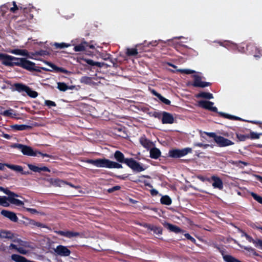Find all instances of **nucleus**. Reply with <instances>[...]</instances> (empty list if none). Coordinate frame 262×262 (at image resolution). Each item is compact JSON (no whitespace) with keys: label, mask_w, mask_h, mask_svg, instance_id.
<instances>
[{"label":"nucleus","mask_w":262,"mask_h":262,"mask_svg":"<svg viewBox=\"0 0 262 262\" xmlns=\"http://www.w3.org/2000/svg\"><path fill=\"white\" fill-rule=\"evenodd\" d=\"M12 147L20 149L24 155L37 156V151H33L32 148L30 146L21 144H15Z\"/></svg>","instance_id":"nucleus-5"},{"label":"nucleus","mask_w":262,"mask_h":262,"mask_svg":"<svg viewBox=\"0 0 262 262\" xmlns=\"http://www.w3.org/2000/svg\"><path fill=\"white\" fill-rule=\"evenodd\" d=\"M215 142L216 143L217 146L220 147H224L230 145H233L234 143L230 140L225 138V137L218 136L217 138L215 140Z\"/></svg>","instance_id":"nucleus-9"},{"label":"nucleus","mask_w":262,"mask_h":262,"mask_svg":"<svg viewBox=\"0 0 262 262\" xmlns=\"http://www.w3.org/2000/svg\"><path fill=\"white\" fill-rule=\"evenodd\" d=\"M248 44H245V43H242L238 47L237 49L238 52L244 53H245L247 50L246 49V45Z\"/></svg>","instance_id":"nucleus-49"},{"label":"nucleus","mask_w":262,"mask_h":262,"mask_svg":"<svg viewBox=\"0 0 262 262\" xmlns=\"http://www.w3.org/2000/svg\"><path fill=\"white\" fill-rule=\"evenodd\" d=\"M38 155H39L41 156H42L43 157H51V156L49 155V154H43L42 152H41L40 151H37V156Z\"/></svg>","instance_id":"nucleus-61"},{"label":"nucleus","mask_w":262,"mask_h":262,"mask_svg":"<svg viewBox=\"0 0 262 262\" xmlns=\"http://www.w3.org/2000/svg\"><path fill=\"white\" fill-rule=\"evenodd\" d=\"M13 7L10 8V11L15 13L16 10L18 9V7L17 6L15 2H13Z\"/></svg>","instance_id":"nucleus-58"},{"label":"nucleus","mask_w":262,"mask_h":262,"mask_svg":"<svg viewBox=\"0 0 262 262\" xmlns=\"http://www.w3.org/2000/svg\"><path fill=\"white\" fill-rule=\"evenodd\" d=\"M181 73H185L186 74H190L195 73V71L189 69H180L178 70Z\"/></svg>","instance_id":"nucleus-51"},{"label":"nucleus","mask_w":262,"mask_h":262,"mask_svg":"<svg viewBox=\"0 0 262 262\" xmlns=\"http://www.w3.org/2000/svg\"><path fill=\"white\" fill-rule=\"evenodd\" d=\"M150 194L152 196H156L158 194V191L155 189H152L150 190Z\"/></svg>","instance_id":"nucleus-62"},{"label":"nucleus","mask_w":262,"mask_h":262,"mask_svg":"<svg viewBox=\"0 0 262 262\" xmlns=\"http://www.w3.org/2000/svg\"><path fill=\"white\" fill-rule=\"evenodd\" d=\"M25 209L29 212L32 213V214H35L38 213V212L37 211L36 209H33V208H26Z\"/></svg>","instance_id":"nucleus-60"},{"label":"nucleus","mask_w":262,"mask_h":262,"mask_svg":"<svg viewBox=\"0 0 262 262\" xmlns=\"http://www.w3.org/2000/svg\"><path fill=\"white\" fill-rule=\"evenodd\" d=\"M196 97L211 99L213 98V95L209 92H201L196 95Z\"/></svg>","instance_id":"nucleus-29"},{"label":"nucleus","mask_w":262,"mask_h":262,"mask_svg":"<svg viewBox=\"0 0 262 262\" xmlns=\"http://www.w3.org/2000/svg\"><path fill=\"white\" fill-rule=\"evenodd\" d=\"M160 101H161L162 103L166 104V105H170L171 101L163 97L161 95L159 96V97L158 98Z\"/></svg>","instance_id":"nucleus-50"},{"label":"nucleus","mask_w":262,"mask_h":262,"mask_svg":"<svg viewBox=\"0 0 262 262\" xmlns=\"http://www.w3.org/2000/svg\"><path fill=\"white\" fill-rule=\"evenodd\" d=\"M220 114L222 116H224L225 118H227V119L234 120H242V119L241 118L237 117V116H232L231 115L226 114H224L223 113H221Z\"/></svg>","instance_id":"nucleus-42"},{"label":"nucleus","mask_w":262,"mask_h":262,"mask_svg":"<svg viewBox=\"0 0 262 262\" xmlns=\"http://www.w3.org/2000/svg\"><path fill=\"white\" fill-rule=\"evenodd\" d=\"M52 184L55 186L61 187L66 182L59 179H51Z\"/></svg>","instance_id":"nucleus-38"},{"label":"nucleus","mask_w":262,"mask_h":262,"mask_svg":"<svg viewBox=\"0 0 262 262\" xmlns=\"http://www.w3.org/2000/svg\"><path fill=\"white\" fill-rule=\"evenodd\" d=\"M220 250V252L222 254L223 256V258L224 261L226 262H242L239 259L234 257L233 256L230 255H225L224 254V250L223 249H221L220 248H218Z\"/></svg>","instance_id":"nucleus-18"},{"label":"nucleus","mask_w":262,"mask_h":262,"mask_svg":"<svg viewBox=\"0 0 262 262\" xmlns=\"http://www.w3.org/2000/svg\"><path fill=\"white\" fill-rule=\"evenodd\" d=\"M115 159L118 162H114L108 159H97L96 160L89 159L86 162L96 166L97 167H105L108 168H122L121 163L126 164L134 171L141 172L144 171L145 168L141 166L139 162H138L133 158H125L124 154L119 150H116L114 155Z\"/></svg>","instance_id":"nucleus-1"},{"label":"nucleus","mask_w":262,"mask_h":262,"mask_svg":"<svg viewBox=\"0 0 262 262\" xmlns=\"http://www.w3.org/2000/svg\"><path fill=\"white\" fill-rule=\"evenodd\" d=\"M147 114L150 117H153L156 118L160 119L161 118V113L157 111H148Z\"/></svg>","instance_id":"nucleus-39"},{"label":"nucleus","mask_w":262,"mask_h":262,"mask_svg":"<svg viewBox=\"0 0 262 262\" xmlns=\"http://www.w3.org/2000/svg\"><path fill=\"white\" fill-rule=\"evenodd\" d=\"M243 249L247 252V254L249 256H259V254L258 253H257L256 250L251 247L244 246L243 247Z\"/></svg>","instance_id":"nucleus-27"},{"label":"nucleus","mask_w":262,"mask_h":262,"mask_svg":"<svg viewBox=\"0 0 262 262\" xmlns=\"http://www.w3.org/2000/svg\"><path fill=\"white\" fill-rule=\"evenodd\" d=\"M8 52L15 55H21L23 56L27 57L29 56V52L27 50H21L18 49H11L9 50Z\"/></svg>","instance_id":"nucleus-23"},{"label":"nucleus","mask_w":262,"mask_h":262,"mask_svg":"<svg viewBox=\"0 0 262 262\" xmlns=\"http://www.w3.org/2000/svg\"><path fill=\"white\" fill-rule=\"evenodd\" d=\"M55 233L60 236H64L67 238H71L74 237H78L80 236V233L78 232H74L72 231H63L61 230L56 231Z\"/></svg>","instance_id":"nucleus-12"},{"label":"nucleus","mask_w":262,"mask_h":262,"mask_svg":"<svg viewBox=\"0 0 262 262\" xmlns=\"http://www.w3.org/2000/svg\"><path fill=\"white\" fill-rule=\"evenodd\" d=\"M29 224L35 226H37L38 227L47 228V226L46 225L43 224L40 222H36L35 221H34L33 220H30L29 221Z\"/></svg>","instance_id":"nucleus-43"},{"label":"nucleus","mask_w":262,"mask_h":262,"mask_svg":"<svg viewBox=\"0 0 262 262\" xmlns=\"http://www.w3.org/2000/svg\"><path fill=\"white\" fill-rule=\"evenodd\" d=\"M140 143L141 144L147 149H149L151 148L152 146H154L153 143L147 139L145 136L142 137L140 139Z\"/></svg>","instance_id":"nucleus-21"},{"label":"nucleus","mask_w":262,"mask_h":262,"mask_svg":"<svg viewBox=\"0 0 262 262\" xmlns=\"http://www.w3.org/2000/svg\"><path fill=\"white\" fill-rule=\"evenodd\" d=\"M236 138L239 141H244L247 139H249L248 135H243L239 133H236Z\"/></svg>","instance_id":"nucleus-44"},{"label":"nucleus","mask_w":262,"mask_h":262,"mask_svg":"<svg viewBox=\"0 0 262 262\" xmlns=\"http://www.w3.org/2000/svg\"><path fill=\"white\" fill-rule=\"evenodd\" d=\"M194 145L196 146L203 147L204 148H207L209 146H210L209 144H203L202 143H196L194 144Z\"/></svg>","instance_id":"nucleus-57"},{"label":"nucleus","mask_w":262,"mask_h":262,"mask_svg":"<svg viewBox=\"0 0 262 262\" xmlns=\"http://www.w3.org/2000/svg\"><path fill=\"white\" fill-rule=\"evenodd\" d=\"M192 152V149L186 147L183 149L173 148L168 151V157L172 158H180Z\"/></svg>","instance_id":"nucleus-3"},{"label":"nucleus","mask_w":262,"mask_h":262,"mask_svg":"<svg viewBox=\"0 0 262 262\" xmlns=\"http://www.w3.org/2000/svg\"><path fill=\"white\" fill-rule=\"evenodd\" d=\"M0 237L3 238L12 239L14 234L10 231L0 230Z\"/></svg>","instance_id":"nucleus-30"},{"label":"nucleus","mask_w":262,"mask_h":262,"mask_svg":"<svg viewBox=\"0 0 262 262\" xmlns=\"http://www.w3.org/2000/svg\"><path fill=\"white\" fill-rule=\"evenodd\" d=\"M243 236H244L246 239L250 243L254 244L255 246L262 249V240L260 239H254L251 236L245 232H243Z\"/></svg>","instance_id":"nucleus-13"},{"label":"nucleus","mask_w":262,"mask_h":262,"mask_svg":"<svg viewBox=\"0 0 262 262\" xmlns=\"http://www.w3.org/2000/svg\"><path fill=\"white\" fill-rule=\"evenodd\" d=\"M246 49L250 54L253 55L254 57L258 59L262 57V49L255 45L254 43L250 42L246 45Z\"/></svg>","instance_id":"nucleus-4"},{"label":"nucleus","mask_w":262,"mask_h":262,"mask_svg":"<svg viewBox=\"0 0 262 262\" xmlns=\"http://www.w3.org/2000/svg\"><path fill=\"white\" fill-rule=\"evenodd\" d=\"M8 201H9V197H7L6 196H0V205L5 207H9L10 206V204Z\"/></svg>","instance_id":"nucleus-33"},{"label":"nucleus","mask_w":262,"mask_h":262,"mask_svg":"<svg viewBox=\"0 0 262 262\" xmlns=\"http://www.w3.org/2000/svg\"><path fill=\"white\" fill-rule=\"evenodd\" d=\"M11 128L14 130H24L30 129L32 127L25 124H14L11 126Z\"/></svg>","instance_id":"nucleus-26"},{"label":"nucleus","mask_w":262,"mask_h":262,"mask_svg":"<svg viewBox=\"0 0 262 262\" xmlns=\"http://www.w3.org/2000/svg\"><path fill=\"white\" fill-rule=\"evenodd\" d=\"M149 154V157L151 159H158L159 157H161V152L159 148L157 147H152L150 148Z\"/></svg>","instance_id":"nucleus-22"},{"label":"nucleus","mask_w":262,"mask_h":262,"mask_svg":"<svg viewBox=\"0 0 262 262\" xmlns=\"http://www.w3.org/2000/svg\"><path fill=\"white\" fill-rule=\"evenodd\" d=\"M9 248L10 249H15V250H17L18 247H17L16 245H14L13 244H11L10 245V246H9Z\"/></svg>","instance_id":"nucleus-64"},{"label":"nucleus","mask_w":262,"mask_h":262,"mask_svg":"<svg viewBox=\"0 0 262 262\" xmlns=\"http://www.w3.org/2000/svg\"><path fill=\"white\" fill-rule=\"evenodd\" d=\"M204 134L207 135L209 137H211V138H213L214 142L215 141V140L216 139V138L218 137V135H217L215 133H213V132L208 133V132H205Z\"/></svg>","instance_id":"nucleus-52"},{"label":"nucleus","mask_w":262,"mask_h":262,"mask_svg":"<svg viewBox=\"0 0 262 262\" xmlns=\"http://www.w3.org/2000/svg\"><path fill=\"white\" fill-rule=\"evenodd\" d=\"M249 135V139H258L259 138L260 136H262V133H256L253 132H250Z\"/></svg>","instance_id":"nucleus-45"},{"label":"nucleus","mask_w":262,"mask_h":262,"mask_svg":"<svg viewBox=\"0 0 262 262\" xmlns=\"http://www.w3.org/2000/svg\"><path fill=\"white\" fill-rule=\"evenodd\" d=\"M151 93L155 96H156L157 98L159 97V96L161 95L160 94L158 93L155 90H152L151 91Z\"/></svg>","instance_id":"nucleus-63"},{"label":"nucleus","mask_w":262,"mask_h":262,"mask_svg":"<svg viewBox=\"0 0 262 262\" xmlns=\"http://www.w3.org/2000/svg\"><path fill=\"white\" fill-rule=\"evenodd\" d=\"M27 94L30 97L35 98L38 96V93L35 91L32 90L31 88L28 87L26 91Z\"/></svg>","instance_id":"nucleus-40"},{"label":"nucleus","mask_w":262,"mask_h":262,"mask_svg":"<svg viewBox=\"0 0 262 262\" xmlns=\"http://www.w3.org/2000/svg\"><path fill=\"white\" fill-rule=\"evenodd\" d=\"M126 54L128 56H136L138 54V49L137 48H128Z\"/></svg>","instance_id":"nucleus-36"},{"label":"nucleus","mask_w":262,"mask_h":262,"mask_svg":"<svg viewBox=\"0 0 262 262\" xmlns=\"http://www.w3.org/2000/svg\"><path fill=\"white\" fill-rule=\"evenodd\" d=\"M17 251L22 254H26L28 253V251L22 247H18Z\"/></svg>","instance_id":"nucleus-59"},{"label":"nucleus","mask_w":262,"mask_h":262,"mask_svg":"<svg viewBox=\"0 0 262 262\" xmlns=\"http://www.w3.org/2000/svg\"><path fill=\"white\" fill-rule=\"evenodd\" d=\"M9 201L10 203L18 206H21L24 204L22 201L15 198H11V197H9Z\"/></svg>","instance_id":"nucleus-35"},{"label":"nucleus","mask_w":262,"mask_h":262,"mask_svg":"<svg viewBox=\"0 0 262 262\" xmlns=\"http://www.w3.org/2000/svg\"><path fill=\"white\" fill-rule=\"evenodd\" d=\"M25 58L15 57L6 54L0 53V61L7 67L18 66L22 68Z\"/></svg>","instance_id":"nucleus-2"},{"label":"nucleus","mask_w":262,"mask_h":262,"mask_svg":"<svg viewBox=\"0 0 262 262\" xmlns=\"http://www.w3.org/2000/svg\"><path fill=\"white\" fill-rule=\"evenodd\" d=\"M13 112V110L12 109H10L5 111L4 112L2 113L1 114L5 117H12L13 115H15Z\"/></svg>","instance_id":"nucleus-48"},{"label":"nucleus","mask_w":262,"mask_h":262,"mask_svg":"<svg viewBox=\"0 0 262 262\" xmlns=\"http://www.w3.org/2000/svg\"><path fill=\"white\" fill-rule=\"evenodd\" d=\"M70 44L62 42V43H55L54 46L56 49H63L70 46Z\"/></svg>","instance_id":"nucleus-46"},{"label":"nucleus","mask_w":262,"mask_h":262,"mask_svg":"<svg viewBox=\"0 0 262 262\" xmlns=\"http://www.w3.org/2000/svg\"><path fill=\"white\" fill-rule=\"evenodd\" d=\"M211 180L213 181L212 185L214 188H218L220 190L223 189V183L221 178L215 176H212Z\"/></svg>","instance_id":"nucleus-17"},{"label":"nucleus","mask_w":262,"mask_h":262,"mask_svg":"<svg viewBox=\"0 0 262 262\" xmlns=\"http://www.w3.org/2000/svg\"><path fill=\"white\" fill-rule=\"evenodd\" d=\"M251 195L252 196V198L256 201L259 204H262V197L258 195L257 194L252 192L251 193Z\"/></svg>","instance_id":"nucleus-47"},{"label":"nucleus","mask_w":262,"mask_h":262,"mask_svg":"<svg viewBox=\"0 0 262 262\" xmlns=\"http://www.w3.org/2000/svg\"><path fill=\"white\" fill-rule=\"evenodd\" d=\"M15 89L16 91H17L18 92H25L26 93V91H27V89L29 86L19 83H17L14 84V85Z\"/></svg>","instance_id":"nucleus-28"},{"label":"nucleus","mask_w":262,"mask_h":262,"mask_svg":"<svg viewBox=\"0 0 262 262\" xmlns=\"http://www.w3.org/2000/svg\"><path fill=\"white\" fill-rule=\"evenodd\" d=\"M47 64L51 68H52V69L56 72H61L67 75H70L71 74V72L70 71L66 70L63 68L58 67L52 63L48 62Z\"/></svg>","instance_id":"nucleus-20"},{"label":"nucleus","mask_w":262,"mask_h":262,"mask_svg":"<svg viewBox=\"0 0 262 262\" xmlns=\"http://www.w3.org/2000/svg\"><path fill=\"white\" fill-rule=\"evenodd\" d=\"M213 102L209 101L201 100L198 102L199 106L213 112L217 113V108L215 106H213Z\"/></svg>","instance_id":"nucleus-8"},{"label":"nucleus","mask_w":262,"mask_h":262,"mask_svg":"<svg viewBox=\"0 0 262 262\" xmlns=\"http://www.w3.org/2000/svg\"><path fill=\"white\" fill-rule=\"evenodd\" d=\"M1 214L5 217L8 218L13 222H17L18 220L16 214L14 212L10 211L2 210L1 211Z\"/></svg>","instance_id":"nucleus-14"},{"label":"nucleus","mask_w":262,"mask_h":262,"mask_svg":"<svg viewBox=\"0 0 262 262\" xmlns=\"http://www.w3.org/2000/svg\"><path fill=\"white\" fill-rule=\"evenodd\" d=\"M184 236L187 239L190 240L192 243L195 244V239L193 238L192 236H191L189 233H185L184 234Z\"/></svg>","instance_id":"nucleus-56"},{"label":"nucleus","mask_w":262,"mask_h":262,"mask_svg":"<svg viewBox=\"0 0 262 262\" xmlns=\"http://www.w3.org/2000/svg\"><path fill=\"white\" fill-rule=\"evenodd\" d=\"M121 188V187L120 186L117 185L115 186L112 188H110L107 189V192L108 193H112L115 191L119 190Z\"/></svg>","instance_id":"nucleus-54"},{"label":"nucleus","mask_w":262,"mask_h":262,"mask_svg":"<svg viewBox=\"0 0 262 262\" xmlns=\"http://www.w3.org/2000/svg\"><path fill=\"white\" fill-rule=\"evenodd\" d=\"M193 78L194 81L192 85L194 87L205 88L211 84L210 82L202 81L201 77L199 75H194Z\"/></svg>","instance_id":"nucleus-10"},{"label":"nucleus","mask_w":262,"mask_h":262,"mask_svg":"<svg viewBox=\"0 0 262 262\" xmlns=\"http://www.w3.org/2000/svg\"><path fill=\"white\" fill-rule=\"evenodd\" d=\"M163 225L165 228L167 229L170 232H173L175 233L183 232V230L176 225L167 222H165Z\"/></svg>","instance_id":"nucleus-16"},{"label":"nucleus","mask_w":262,"mask_h":262,"mask_svg":"<svg viewBox=\"0 0 262 262\" xmlns=\"http://www.w3.org/2000/svg\"><path fill=\"white\" fill-rule=\"evenodd\" d=\"M92 42V41L88 42L85 41H82L80 44L74 46V50L75 52H88L89 49H94L95 46Z\"/></svg>","instance_id":"nucleus-6"},{"label":"nucleus","mask_w":262,"mask_h":262,"mask_svg":"<svg viewBox=\"0 0 262 262\" xmlns=\"http://www.w3.org/2000/svg\"><path fill=\"white\" fill-rule=\"evenodd\" d=\"M57 89L60 91L65 92L68 90V85L64 82H59L57 83Z\"/></svg>","instance_id":"nucleus-41"},{"label":"nucleus","mask_w":262,"mask_h":262,"mask_svg":"<svg viewBox=\"0 0 262 262\" xmlns=\"http://www.w3.org/2000/svg\"><path fill=\"white\" fill-rule=\"evenodd\" d=\"M41 68L42 67L36 66L35 63L27 60L26 58L22 66V68L30 72L36 71L41 72V70H42Z\"/></svg>","instance_id":"nucleus-7"},{"label":"nucleus","mask_w":262,"mask_h":262,"mask_svg":"<svg viewBox=\"0 0 262 262\" xmlns=\"http://www.w3.org/2000/svg\"><path fill=\"white\" fill-rule=\"evenodd\" d=\"M45 103L47 106H49V107L56 106L55 102L51 100H46Z\"/></svg>","instance_id":"nucleus-55"},{"label":"nucleus","mask_w":262,"mask_h":262,"mask_svg":"<svg viewBox=\"0 0 262 262\" xmlns=\"http://www.w3.org/2000/svg\"><path fill=\"white\" fill-rule=\"evenodd\" d=\"M80 82L86 84H91L93 83V78L88 76H82L80 78Z\"/></svg>","instance_id":"nucleus-34"},{"label":"nucleus","mask_w":262,"mask_h":262,"mask_svg":"<svg viewBox=\"0 0 262 262\" xmlns=\"http://www.w3.org/2000/svg\"><path fill=\"white\" fill-rule=\"evenodd\" d=\"M28 167L31 170L34 171V172H40L41 171L50 172V169L46 166L39 167L34 165L33 164H28Z\"/></svg>","instance_id":"nucleus-19"},{"label":"nucleus","mask_w":262,"mask_h":262,"mask_svg":"<svg viewBox=\"0 0 262 262\" xmlns=\"http://www.w3.org/2000/svg\"><path fill=\"white\" fill-rule=\"evenodd\" d=\"M6 166H7L8 168H10L11 169H12L13 170L18 171V172H23V168L22 166L19 165H12V164H7Z\"/></svg>","instance_id":"nucleus-37"},{"label":"nucleus","mask_w":262,"mask_h":262,"mask_svg":"<svg viewBox=\"0 0 262 262\" xmlns=\"http://www.w3.org/2000/svg\"><path fill=\"white\" fill-rule=\"evenodd\" d=\"M11 259L15 262H26L27 259L20 255L14 254L11 255Z\"/></svg>","instance_id":"nucleus-31"},{"label":"nucleus","mask_w":262,"mask_h":262,"mask_svg":"<svg viewBox=\"0 0 262 262\" xmlns=\"http://www.w3.org/2000/svg\"><path fill=\"white\" fill-rule=\"evenodd\" d=\"M161 121L163 124H172L174 123L173 115L169 113L163 112L161 113Z\"/></svg>","instance_id":"nucleus-11"},{"label":"nucleus","mask_w":262,"mask_h":262,"mask_svg":"<svg viewBox=\"0 0 262 262\" xmlns=\"http://www.w3.org/2000/svg\"><path fill=\"white\" fill-rule=\"evenodd\" d=\"M81 60L86 62V63H88V64L90 65L91 66H92V67L96 66L97 67L101 68L104 64V63L103 62H96V61H93L92 59L84 58H81Z\"/></svg>","instance_id":"nucleus-24"},{"label":"nucleus","mask_w":262,"mask_h":262,"mask_svg":"<svg viewBox=\"0 0 262 262\" xmlns=\"http://www.w3.org/2000/svg\"><path fill=\"white\" fill-rule=\"evenodd\" d=\"M55 252L60 256H68L70 253V250L66 247L62 245H59L56 247Z\"/></svg>","instance_id":"nucleus-15"},{"label":"nucleus","mask_w":262,"mask_h":262,"mask_svg":"<svg viewBox=\"0 0 262 262\" xmlns=\"http://www.w3.org/2000/svg\"><path fill=\"white\" fill-rule=\"evenodd\" d=\"M146 227L148 228V229L150 230V231H152L155 234L158 235H161L162 234L163 230L161 227H157L149 224H146Z\"/></svg>","instance_id":"nucleus-25"},{"label":"nucleus","mask_w":262,"mask_h":262,"mask_svg":"<svg viewBox=\"0 0 262 262\" xmlns=\"http://www.w3.org/2000/svg\"><path fill=\"white\" fill-rule=\"evenodd\" d=\"M13 242H17L19 243V244L21 246H25V247H28V243L26 242H24L20 239H14L13 241Z\"/></svg>","instance_id":"nucleus-53"},{"label":"nucleus","mask_w":262,"mask_h":262,"mask_svg":"<svg viewBox=\"0 0 262 262\" xmlns=\"http://www.w3.org/2000/svg\"><path fill=\"white\" fill-rule=\"evenodd\" d=\"M160 202L163 205H170L172 203V201L168 195H166L161 197Z\"/></svg>","instance_id":"nucleus-32"}]
</instances>
